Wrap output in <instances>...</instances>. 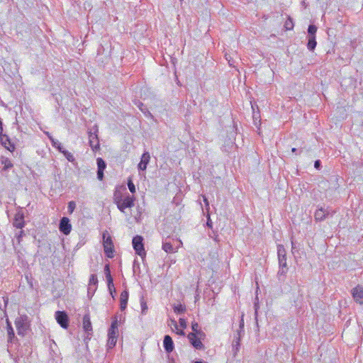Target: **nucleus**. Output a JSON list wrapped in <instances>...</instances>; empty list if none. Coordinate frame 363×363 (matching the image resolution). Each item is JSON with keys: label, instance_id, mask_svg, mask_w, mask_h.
<instances>
[{"label": "nucleus", "instance_id": "nucleus-9", "mask_svg": "<svg viewBox=\"0 0 363 363\" xmlns=\"http://www.w3.org/2000/svg\"><path fill=\"white\" fill-rule=\"evenodd\" d=\"M187 337L191 344V345L196 350H203L204 345L201 342V340L196 338V335L194 333H189Z\"/></svg>", "mask_w": 363, "mask_h": 363}, {"label": "nucleus", "instance_id": "nucleus-28", "mask_svg": "<svg viewBox=\"0 0 363 363\" xmlns=\"http://www.w3.org/2000/svg\"><path fill=\"white\" fill-rule=\"evenodd\" d=\"M116 342H117L116 337H108V341H107L108 348L112 349L113 347H114L116 344Z\"/></svg>", "mask_w": 363, "mask_h": 363}, {"label": "nucleus", "instance_id": "nucleus-42", "mask_svg": "<svg viewBox=\"0 0 363 363\" xmlns=\"http://www.w3.org/2000/svg\"><path fill=\"white\" fill-rule=\"evenodd\" d=\"M225 57L226 60H228L230 66L234 67V61H233V58L231 57V56L228 54H225Z\"/></svg>", "mask_w": 363, "mask_h": 363}, {"label": "nucleus", "instance_id": "nucleus-6", "mask_svg": "<svg viewBox=\"0 0 363 363\" xmlns=\"http://www.w3.org/2000/svg\"><path fill=\"white\" fill-rule=\"evenodd\" d=\"M55 319L62 328H67L69 325V318L66 312L57 311L55 313Z\"/></svg>", "mask_w": 363, "mask_h": 363}, {"label": "nucleus", "instance_id": "nucleus-11", "mask_svg": "<svg viewBox=\"0 0 363 363\" xmlns=\"http://www.w3.org/2000/svg\"><path fill=\"white\" fill-rule=\"evenodd\" d=\"M329 214L330 211L328 209L320 207L315 211L314 218L316 221H322L325 219Z\"/></svg>", "mask_w": 363, "mask_h": 363}, {"label": "nucleus", "instance_id": "nucleus-49", "mask_svg": "<svg viewBox=\"0 0 363 363\" xmlns=\"http://www.w3.org/2000/svg\"><path fill=\"white\" fill-rule=\"evenodd\" d=\"M203 202L205 203L206 206H209V203L208 201L207 198L205 196H203Z\"/></svg>", "mask_w": 363, "mask_h": 363}, {"label": "nucleus", "instance_id": "nucleus-16", "mask_svg": "<svg viewBox=\"0 0 363 363\" xmlns=\"http://www.w3.org/2000/svg\"><path fill=\"white\" fill-rule=\"evenodd\" d=\"M104 273H105L106 278V280H107L108 289L110 291H111L112 288L114 287V285H113V278H112V277L111 275V271H110L109 264H106L105 265Z\"/></svg>", "mask_w": 363, "mask_h": 363}, {"label": "nucleus", "instance_id": "nucleus-54", "mask_svg": "<svg viewBox=\"0 0 363 363\" xmlns=\"http://www.w3.org/2000/svg\"><path fill=\"white\" fill-rule=\"evenodd\" d=\"M255 311H257V304H255Z\"/></svg>", "mask_w": 363, "mask_h": 363}, {"label": "nucleus", "instance_id": "nucleus-27", "mask_svg": "<svg viewBox=\"0 0 363 363\" xmlns=\"http://www.w3.org/2000/svg\"><path fill=\"white\" fill-rule=\"evenodd\" d=\"M318 28L315 25H310L308 28V37L315 36Z\"/></svg>", "mask_w": 363, "mask_h": 363}, {"label": "nucleus", "instance_id": "nucleus-30", "mask_svg": "<svg viewBox=\"0 0 363 363\" xmlns=\"http://www.w3.org/2000/svg\"><path fill=\"white\" fill-rule=\"evenodd\" d=\"M185 310H186L185 306L182 304H178V305L174 306V311L178 314H181V313H184L185 311Z\"/></svg>", "mask_w": 363, "mask_h": 363}, {"label": "nucleus", "instance_id": "nucleus-50", "mask_svg": "<svg viewBox=\"0 0 363 363\" xmlns=\"http://www.w3.org/2000/svg\"><path fill=\"white\" fill-rule=\"evenodd\" d=\"M45 134L48 136V138L50 139V142L52 141V139H54L51 134L49 132H45Z\"/></svg>", "mask_w": 363, "mask_h": 363}, {"label": "nucleus", "instance_id": "nucleus-43", "mask_svg": "<svg viewBox=\"0 0 363 363\" xmlns=\"http://www.w3.org/2000/svg\"><path fill=\"white\" fill-rule=\"evenodd\" d=\"M179 323L182 328H185L186 327V322L184 318H179Z\"/></svg>", "mask_w": 363, "mask_h": 363}, {"label": "nucleus", "instance_id": "nucleus-41", "mask_svg": "<svg viewBox=\"0 0 363 363\" xmlns=\"http://www.w3.org/2000/svg\"><path fill=\"white\" fill-rule=\"evenodd\" d=\"M172 322L174 323V325L176 328V330H177V334L179 335H185V333L184 332V330H178V325H177V323L176 321L174 320H172Z\"/></svg>", "mask_w": 363, "mask_h": 363}, {"label": "nucleus", "instance_id": "nucleus-10", "mask_svg": "<svg viewBox=\"0 0 363 363\" xmlns=\"http://www.w3.org/2000/svg\"><path fill=\"white\" fill-rule=\"evenodd\" d=\"M0 143L5 148H6L10 152H12L15 150V145L13 143H11L10 138L7 135H0Z\"/></svg>", "mask_w": 363, "mask_h": 363}, {"label": "nucleus", "instance_id": "nucleus-19", "mask_svg": "<svg viewBox=\"0 0 363 363\" xmlns=\"http://www.w3.org/2000/svg\"><path fill=\"white\" fill-rule=\"evenodd\" d=\"M83 328L86 333L92 331V325L89 314H86L83 317Z\"/></svg>", "mask_w": 363, "mask_h": 363}, {"label": "nucleus", "instance_id": "nucleus-29", "mask_svg": "<svg viewBox=\"0 0 363 363\" xmlns=\"http://www.w3.org/2000/svg\"><path fill=\"white\" fill-rule=\"evenodd\" d=\"M8 333V341L11 342L12 339L14 337V331L12 326L9 324L7 328Z\"/></svg>", "mask_w": 363, "mask_h": 363}, {"label": "nucleus", "instance_id": "nucleus-3", "mask_svg": "<svg viewBox=\"0 0 363 363\" xmlns=\"http://www.w3.org/2000/svg\"><path fill=\"white\" fill-rule=\"evenodd\" d=\"M97 126H94L93 129L89 131V143L93 151H97L99 149V140L97 135Z\"/></svg>", "mask_w": 363, "mask_h": 363}, {"label": "nucleus", "instance_id": "nucleus-2", "mask_svg": "<svg viewBox=\"0 0 363 363\" xmlns=\"http://www.w3.org/2000/svg\"><path fill=\"white\" fill-rule=\"evenodd\" d=\"M103 245L106 256L109 258H112L113 257V244L107 231L103 233Z\"/></svg>", "mask_w": 363, "mask_h": 363}, {"label": "nucleus", "instance_id": "nucleus-22", "mask_svg": "<svg viewBox=\"0 0 363 363\" xmlns=\"http://www.w3.org/2000/svg\"><path fill=\"white\" fill-rule=\"evenodd\" d=\"M134 104L145 116L151 115L147 107L141 101H135Z\"/></svg>", "mask_w": 363, "mask_h": 363}, {"label": "nucleus", "instance_id": "nucleus-13", "mask_svg": "<svg viewBox=\"0 0 363 363\" xmlns=\"http://www.w3.org/2000/svg\"><path fill=\"white\" fill-rule=\"evenodd\" d=\"M150 155L148 152H145L141 157L140 162L138 164V169L145 171L150 162Z\"/></svg>", "mask_w": 363, "mask_h": 363}, {"label": "nucleus", "instance_id": "nucleus-34", "mask_svg": "<svg viewBox=\"0 0 363 363\" xmlns=\"http://www.w3.org/2000/svg\"><path fill=\"white\" fill-rule=\"evenodd\" d=\"M284 27L286 30H291L294 28V23L291 18H289L288 20L285 22Z\"/></svg>", "mask_w": 363, "mask_h": 363}, {"label": "nucleus", "instance_id": "nucleus-33", "mask_svg": "<svg viewBox=\"0 0 363 363\" xmlns=\"http://www.w3.org/2000/svg\"><path fill=\"white\" fill-rule=\"evenodd\" d=\"M128 187L130 190V191L132 193V194H134L136 191L135 189V184H133V181L131 179H129L128 180Z\"/></svg>", "mask_w": 363, "mask_h": 363}, {"label": "nucleus", "instance_id": "nucleus-25", "mask_svg": "<svg viewBox=\"0 0 363 363\" xmlns=\"http://www.w3.org/2000/svg\"><path fill=\"white\" fill-rule=\"evenodd\" d=\"M162 250L167 253H174L175 252L170 242H164L162 243Z\"/></svg>", "mask_w": 363, "mask_h": 363}, {"label": "nucleus", "instance_id": "nucleus-31", "mask_svg": "<svg viewBox=\"0 0 363 363\" xmlns=\"http://www.w3.org/2000/svg\"><path fill=\"white\" fill-rule=\"evenodd\" d=\"M51 143L52 146L57 148L60 152L64 150L61 143L58 140L52 139Z\"/></svg>", "mask_w": 363, "mask_h": 363}, {"label": "nucleus", "instance_id": "nucleus-48", "mask_svg": "<svg viewBox=\"0 0 363 363\" xmlns=\"http://www.w3.org/2000/svg\"><path fill=\"white\" fill-rule=\"evenodd\" d=\"M23 235H24L23 230H20L18 232V234L17 235V238H18V242H20L21 238L23 237Z\"/></svg>", "mask_w": 363, "mask_h": 363}, {"label": "nucleus", "instance_id": "nucleus-44", "mask_svg": "<svg viewBox=\"0 0 363 363\" xmlns=\"http://www.w3.org/2000/svg\"><path fill=\"white\" fill-rule=\"evenodd\" d=\"M291 152L293 153H295L296 155H300L302 152V149L301 148L298 149V148L293 147L291 149Z\"/></svg>", "mask_w": 363, "mask_h": 363}, {"label": "nucleus", "instance_id": "nucleus-39", "mask_svg": "<svg viewBox=\"0 0 363 363\" xmlns=\"http://www.w3.org/2000/svg\"><path fill=\"white\" fill-rule=\"evenodd\" d=\"M110 328L118 330V319H117L116 316L114 317V318L111 323Z\"/></svg>", "mask_w": 363, "mask_h": 363}, {"label": "nucleus", "instance_id": "nucleus-47", "mask_svg": "<svg viewBox=\"0 0 363 363\" xmlns=\"http://www.w3.org/2000/svg\"><path fill=\"white\" fill-rule=\"evenodd\" d=\"M320 166H321V162L320 160H318L315 161L314 167L315 169H319Z\"/></svg>", "mask_w": 363, "mask_h": 363}, {"label": "nucleus", "instance_id": "nucleus-1", "mask_svg": "<svg viewBox=\"0 0 363 363\" xmlns=\"http://www.w3.org/2000/svg\"><path fill=\"white\" fill-rule=\"evenodd\" d=\"M277 255L279 265L277 274L279 277L282 275L284 276L288 271V267L286 263V252L284 245H279L277 246Z\"/></svg>", "mask_w": 363, "mask_h": 363}, {"label": "nucleus", "instance_id": "nucleus-52", "mask_svg": "<svg viewBox=\"0 0 363 363\" xmlns=\"http://www.w3.org/2000/svg\"><path fill=\"white\" fill-rule=\"evenodd\" d=\"M194 363H207L206 362H202V361H196L194 362Z\"/></svg>", "mask_w": 363, "mask_h": 363}, {"label": "nucleus", "instance_id": "nucleus-17", "mask_svg": "<svg viewBox=\"0 0 363 363\" xmlns=\"http://www.w3.org/2000/svg\"><path fill=\"white\" fill-rule=\"evenodd\" d=\"M128 292L125 290L121 292L120 295V308L121 311H124L128 304Z\"/></svg>", "mask_w": 363, "mask_h": 363}, {"label": "nucleus", "instance_id": "nucleus-7", "mask_svg": "<svg viewBox=\"0 0 363 363\" xmlns=\"http://www.w3.org/2000/svg\"><path fill=\"white\" fill-rule=\"evenodd\" d=\"M59 229L61 233L64 235H69L72 230V225L69 223V219L67 217H63L61 218L59 225Z\"/></svg>", "mask_w": 363, "mask_h": 363}, {"label": "nucleus", "instance_id": "nucleus-37", "mask_svg": "<svg viewBox=\"0 0 363 363\" xmlns=\"http://www.w3.org/2000/svg\"><path fill=\"white\" fill-rule=\"evenodd\" d=\"M194 333L196 335V338L199 340H203L206 337L204 332H203L201 329L198 332Z\"/></svg>", "mask_w": 363, "mask_h": 363}, {"label": "nucleus", "instance_id": "nucleus-5", "mask_svg": "<svg viewBox=\"0 0 363 363\" xmlns=\"http://www.w3.org/2000/svg\"><path fill=\"white\" fill-rule=\"evenodd\" d=\"M135 197L133 196H130L128 194L124 197V199L120 204H118V208L123 213H125V209L126 208H132L135 205Z\"/></svg>", "mask_w": 363, "mask_h": 363}, {"label": "nucleus", "instance_id": "nucleus-26", "mask_svg": "<svg viewBox=\"0 0 363 363\" xmlns=\"http://www.w3.org/2000/svg\"><path fill=\"white\" fill-rule=\"evenodd\" d=\"M124 197L123 194L120 191H116L114 193V202L118 206V204H120L121 201L124 199Z\"/></svg>", "mask_w": 363, "mask_h": 363}, {"label": "nucleus", "instance_id": "nucleus-15", "mask_svg": "<svg viewBox=\"0 0 363 363\" xmlns=\"http://www.w3.org/2000/svg\"><path fill=\"white\" fill-rule=\"evenodd\" d=\"M164 348L167 353H170L174 350V342L172 337L167 335L164 337Z\"/></svg>", "mask_w": 363, "mask_h": 363}, {"label": "nucleus", "instance_id": "nucleus-24", "mask_svg": "<svg viewBox=\"0 0 363 363\" xmlns=\"http://www.w3.org/2000/svg\"><path fill=\"white\" fill-rule=\"evenodd\" d=\"M1 162L4 164L3 170L6 171L13 167V164L11 161L8 157H2L1 159Z\"/></svg>", "mask_w": 363, "mask_h": 363}, {"label": "nucleus", "instance_id": "nucleus-40", "mask_svg": "<svg viewBox=\"0 0 363 363\" xmlns=\"http://www.w3.org/2000/svg\"><path fill=\"white\" fill-rule=\"evenodd\" d=\"M110 328L118 330V319H117L116 316L114 317V318L111 323Z\"/></svg>", "mask_w": 363, "mask_h": 363}, {"label": "nucleus", "instance_id": "nucleus-36", "mask_svg": "<svg viewBox=\"0 0 363 363\" xmlns=\"http://www.w3.org/2000/svg\"><path fill=\"white\" fill-rule=\"evenodd\" d=\"M108 336L112 337H118V330L109 328L108 331Z\"/></svg>", "mask_w": 363, "mask_h": 363}, {"label": "nucleus", "instance_id": "nucleus-20", "mask_svg": "<svg viewBox=\"0 0 363 363\" xmlns=\"http://www.w3.org/2000/svg\"><path fill=\"white\" fill-rule=\"evenodd\" d=\"M16 325L17 328L18 334L20 335H24L25 331L27 329L26 325L21 320H17L16 321Z\"/></svg>", "mask_w": 363, "mask_h": 363}, {"label": "nucleus", "instance_id": "nucleus-45", "mask_svg": "<svg viewBox=\"0 0 363 363\" xmlns=\"http://www.w3.org/2000/svg\"><path fill=\"white\" fill-rule=\"evenodd\" d=\"M243 317H244V314L242 315L241 319L240 320L239 328H240V329H244V319H243Z\"/></svg>", "mask_w": 363, "mask_h": 363}, {"label": "nucleus", "instance_id": "nucleus-21", "mask_svg": "<svg viewBox=\"0 0 363 363\" xmlns=\"http://www.w3.org/2000/svg\"><path fill=\"white\" fill-rule=\"evenodd\" d=\"M13 225L19 229H21L24 226V221L23 216L16 215L13 221Z\"/></svg>", "mask_w": 363, "mask_h": 363}, {"label": "nucleus", "instance_id": "nucleus-32", "mask_svg": "<svg viewBox=\"0 0 363 363\" xmlns=\"http://www.w3.org/2000/svg\"><path fill=\"white\" fill-rule=\"evenodd\" d=\"M62 153L65 156L68 161L73 162L74 160L73 155L67 150H64L62 151Z\"/></svg>", "mask_w": 363, "mask_h": 363}, {"label": "nucleus", "instance_id": "nucleus-23", "mask_svg": "<svg viewBox=\"0 0 363 363\" xmlns=\"http://www.w3.org/2000/svg\"><path fill=\"white\" fill-rule=\"evenodd\" d=\"M317 42L315 36L308 37V41L307 43V48L310 51H313L316 47Z\"/></svg>", "mask_w": 363, "mask_h": 363}, {"label": "nucleus", "instance_id": "nucleus-38", "mask_svg": "<svg viewBox=\"0 0 363 363\" xmlns=\"http://www.w3.org/2000/svg\"><path fill=\"white\" fill-rule=\"evenodd\" d=\"M191 330L192 333H196L200 330V326L198 323L196 322H192L191 323Z\"/></svg>", "mask_w": 363, "mask_h": 363}, {"label": "nucleus", "instance_id": "nucleus-4", "mask_svg": "<svg viewBox=\"0 0 363 363\" xmlns=\"http://www.w3.org/2000/svg\"><path fill=\"white\" fill-rule=\"evenodd\" d=\"M143 238L140 235H136L133 238V247L136 252L139 256L143 257L145 255V250L144 248L143 245Z\"/></svg>", "mask_w": 363, "mask_h": 363}, {"label": "nucleus", "instance_id": "nucleus-53", "mask_svg": "<svg viewBox=\"0 0 363 363\" xmlns=\"http://www.w3.org/2000/svg\"><path fill=\"white\" fill-rule=\"evenodd\" d=\"M292 248H294V242L291 241Z\"/></svg>", "mask_w": 363, "mask_h": 363}, {"label": "nucleus", "instance_id": "nucleus-12", "mask_svg": "<svg viewBox=\"0 0 363 363\" xmlns=\"http://www.w3.org/2000/svg\"><path fill=\"white\" fill-rule=\"evenodd\" d=\"M96 164L98 167L97 178L99 180L101 181L104 179V171L106 167V164L101 157L96 159Z\"/></svg>", "mask_w": 363, "mask_h": 363}, {"label": "nucleus", "instance_id": "nucleus-51", "mask_svg": "<svg viewBox=\"0 0 363 363\" xmlns=\"http://www.w3.org/2000/svg\"><path fill=\"white\" fill-rule=\"evenodd\" d=\"M207 225L209 227V228H212V224L210 222V218L208 217V220L207 222Z\"/></svg>", "mask_w": 363, "mask_h": 363}, {"label": "nucleus", "instance_id": "nucleus-14", "mask_svg": "<svg viewBox=\"0 0 363 363\" xmlns=\"http://www.w3.org/2000/svg\"><path fill=\"white\" fill-rule=\"evenodd\" d=\"M98 279L96 274H91L89 278L88 294H94L97 288Z\"/></svg>", "mask_w": 363, "mask_h": 363}, {"label": "nucleus", "instance_id": "nucleus-18", "mask_svg": "<svg viewBox=\"0 0 363 363\" xmlns=\"http://www.w3.org/2000/svg\"><path fill=\"white\" fill-rule=\"evenodd\" d=\"M243 335H244V329L239 328V330H237L236 335L234 336L233 346L234 347H235L236 350H238V347H240V341Z\"/></svg>", "mask_w": 363, "mask_h": 363}, {"label": "nucleus", "instance_id": "nucleus-46", "mask_svg": "<svg viewBox=\"0 0 363 363\" xmlns=\"http://www.w3.org/2000/svg\"><path fill=\"white\" fill-rule=\"evenodd\" d=\"M141 308H142V313H145L146 310L147 309V304L145 303H141Z\"/></svg>", "mask_w": 363, "mask_h": 363}, {"label": "nucleus", "instance_id": "nucleus-35", "mask_svg": "<svg viewBox=\"0 0 363 363\" xmlns=\"http://www.w3.org/2000/svg\"><path fill=\"white\" fill-rule=\"evenodd\" d=\"M75 208L76 203L74 201H71L68 203L67 208L69 213H72L74 211Z\"/></svg>", "mask_w": 363, "mask_h": 363}, {"label": "nucleus", "instance_id": "nucleus-8", "mask_svg": "<svg viewBox=\"0 0 363 363\" xmlns=\"http://www.w3.org/2000/svg\"><path fill=\"white\" fill-rule=\"evenodd\" d=\"M352 297L357 303L363 304V286H357L352 290Z\"/></svg>", "mask_w": 363, "mask_h": 363}]
</instances>
